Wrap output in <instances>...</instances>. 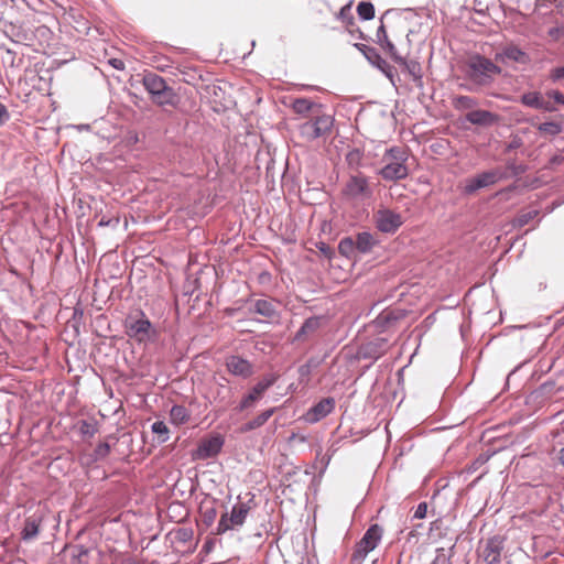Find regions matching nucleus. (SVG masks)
Listing matches in <instances>:
<instances>
[{
	"label": "nucleus",
	"instance_id": "f704fd0d",
	"mask_svg": "<svg viewBox=\"0 0 564 564\" xmlns=\"http://www.w3.org/2000/svg\"><path fill=\"white\" fill-rule=\"evenodd\" d=\"M541 134L557 135L563 131V124L557 121H545L536 126Z\"/></svg>",
	"mask_w": 564,
	"mask_h": 564
},
{
	"label": "nucleus",
	"instance_id": "052dcab7",
	"mask_svg": "<svg viewBox=\"0 0 564 564\" xmlns=\"http://www.w3.org/2000/svg\"><path fill=\"white\" fill-rule=\"evenodd\" d=\"M118 223H119L118 218H109V219L101 218L98 225L100 227H106V226L115 227L118 225Z\"/></svg>",
	"mask_w": 564,
	"mask_h": 564
},
{
	"label": "nucleus",
	"instance_id": "37998d69",
	"mask_svg": "<svg viewBox=\"0 0 564 564\" xmlns=\"http://www.w3.org/2000/svg\"><path fill=\"white\" fill-rule=\"evenodd\" d=\"M193 529L191 528H177L176 530L169 533L173 536V541L186 544L193 539Z\"/></svg>",
	"mask_w": 564,
	"mask_h": 564
},
{
	"label": "nucleus",
	"instance_id": "473e14b6",
	"mask_svg": "<svg viewBox=\"0 0 564 564\" xmlns=\"http://www.w3.org/2000/svg\"><path fill=\"white\" fill-rule=\"evenodd\" d=\"M314 107H317V105L307 98H296L292 102V109L301 116L307 115ZM321 107L322 105H318V108Z\"/></svg>",
	"mask_w": 564,
	"mask_h": 564
},
{
	"label": "nucleus",
	"instance_id": "6e6552de",
	"mask_svg": "<svg viewBox=\"0 0 564 564\" xmlns=\"http://www.w3.org/2000/svg\"><path fill=\"white\" fill-rule=\"evenodd\" d=\"M373 220L377 229L383 234H394L403 224L399 213L384 207L373 214Z\"/></svg>",
	"mask_w": 564,
	"mask_h": 564
},
{
	"label": "nucleus",
	"instance_id": "a18cd8bd",
	"mask_svg": "<svg viewBox=\"0 0 564 564\" xmlns=\"http://www.w3.org/2000/svg\"><path fill=\"white\" fill-rule=\"evenodd\" d=\"M200 517H202V522L206 527H210L217 518V510L215 507L204 508L202 510Z\"/></svg>",
	"mask_w": 564,
	"mask_h": 564
},
{
	"label": "nucleus",
	"instance_id": "338daca9",
	"mask_svg": "<svg viewBox=\"0 0 564 564\" xmlns=\"http://www.w3.org/2000/svg\"><path fill=\"white\" fill-rule=\"evenodd\" d=\"M270 278H271V274L267 271H263L259 275V281L263 283V282L270 280Z\"/></svg>",
	"mask_w": 564,
	"mask_h": 564
},
{
	"label": "nucleus",
	"instance_id": "f3484780",
	"mask_svg": "<svg viewBox=\"0 0 564 564\" xmlns=\"http://www.w3.org/2000/svg\"><path fill=\"white\" fill-rule=\"evenodd\" d=\"M226 368L227 370L236 376V377H240L242 379H247L249 377L252 376L253 373V366L252 364L240 357V356H236V355H231L229 357L226 358Z\"/></svg>",
	"mask_w": 564,
	"mask_h": 564
},
{
	"label": "nucleus",
	"instance_id": "864d4df0",
	"mask_svg": "<svg viewBox=\"0 0 564 564\" xmlns=\"http://www.w3.org/2000/svg\"><path fill=\"white\" fill-rule=\"evenodd\" d=\"M547 34H549V36H550L553 41H558V40L564 35V28H563V26H554V28H551V29L547 31Z\"/></svg>",
	"mask_w": 564,
	"mask_h": 564
},
{
	"label": "nucleus",
	"instance_id": "4c0bfd02",
	"mask_svg": "<svg viewBox=\"0 0 564 564\" xmlns=\"http://www.w3.org/2000/svg\"><path fill=\"white\" fill-rule=\"evenodd\" d=\"M317 366V362L311 358L305 364L301 365L297 369L300 383H307L311 379L312 370Z\"/></svg>",
	"mask_w": 564,
	"mask_h": 564
},
{
	"label": "nucleus",
	"instance_id": "8fccbe9b",
	"mask_svg": "<svg viewBox=\"0 0 564 564\" xmlns=\"http://www.w3.org/2000/svg\"><path fill=\"white\" fill-rule=\"evenodd\" d=\"M507 169L511 172L512 176H519L525 172V166L522 164H518L516 161H508Z\"/></svg>",
	"mask_w": 564,
	"mask_h": 564
},
{
	"label": "nucleus",
	"instance_id": "ddd939ff",
	"mask_svg": "<svg viewBox=\"0 0 564 564\" xmlns=\"http://www.w3.org/2000/svg\"><path fill=\"white\" fill-rule=\"evenodd\" d=\"M495 59L505 64L513 62L522 65H527L531 61L529 54L514 44L503 46L496 53Z\"/></svg>",
	"mask_w": 564,
	"mask_h": 564
},
{
	"label": "nucleus",
	"instance_id": "c85d7f7f",
	"mask_svg": "<svg viewBox=\"0 0 564 564\" xmlns=\"http://www.w3.org/2000/svg\"><path fill=\"white\" fill-rule=\"evenodd\" d=\"M313 126H315V130L317 131L316 134L324 137L328 134L334 126V117L330 115H316L312 119Z\"/></svg>",
	"mask_w": 564,
	"mask_h": 564
},
{
	"label": "nucleus",
	"instance_id": "58836bf2",
	"mask_svg": "<svg viewBox=\"0 0 564 564\" xmlns=\"http://www.w3.org/2000/svg\"><path fill=\"white\" fill-rule=\"evenodd\" d=\"M358 17L364 21L375 18V6L370 1H360L357 6Z\"/></svg>",
	"mask_w": 564,
	"mask_h": 564
},
{
	"label": "nucleus",
	"instance_id": "3c124183",
	"mask_svg": "<svg viewBox=\"0 0 564 564\" xmlns=\"http://www.w3.org/2000/svg\"><path fill=\"white\" fill-rule=\"evenodd\" d=\"M427 513V503L425 501L420 502L413 513V519H423Z\"/></svg>",
	"mask_w": 564,
	"mask_h": 564
},
{
	"label": "nucleus",
	"instance_id": "f257e3e1",
	"mask_svg": "<svg viewBox=\"0 0 564 564\" xmlns=\"http://www.w3.org/2000/svg\"><path fill=\"white\" fill-rule=\"evenodd\" d=\"M469 79L478 85L486 86L492 83L494 77L501 73V68L491 59L480 55H473L467 64Z\"/></svg>",
	"mask_w": 564,
	"mask_h": 564
},
{
	"label": "nucleus",
	"instance_id": "e433bc0d",
	"mask_svg": "<svg viewBox=\"0 0 564 564\" xmlns=\"http://www.w3.org/2000/svg\"><path fill=\"white\" fill-rule=\"evenodd\" d=\"M453 104L457 110H473L478 105V101L474 97L459 95L454 98Z\"/></svg>",
	"mask_w": 564,
	"mask_h": 564
},
{
	"label": "nucleus",
	"instance_id": "680f3d73",
	"mask_svg": "<svg viewBox=\"0 0 564 564\" xmlns=\"http://www.w3.org/2000/svg\"><path fill=\"white\" fill-rule=\"evenodd\" d=\"M109 64L118 69V70H123L124 69V62L122 59H119V58H111L109 59Z\"/></svg>",
	"mask_w": 564,
	"mask_h": 564
},
{
	"label": "nucleus",
	"instance_id": "e2e57ef3",
	"mask_svg": "<svg viewBox=\"0 0 564 564\" xmlns=\"http://www.w3.org/2000/svg\"><path fill=\"white\" fill-rule=\"evenodd\" d=\"M318 250L321 252H323L325 256H327L328 258H330V256L333 254V251L332 249L329 248V246H327L325 242H319V245L317 246Z\"/></svg>",
	"mask_w": 564,
	"mask_h": 564
},
{
	"label": "nucleus",
	"instance_id": "c03bdc74",
	"mask_svg": "<svg viewBox=\"0 0 564 564\" xmlns=\"http://www.w3.org/2000/svg\"><path fill=\"white\" fill-rule=\"evenodd\" d=\"M315 130V126H313L312 120L306 121L300 126V132L303 137H305L308 140H315L321 138V135H317Z\"/></svg>",
	"mask_w": 564,
	"mask_h": 564
},
{
	"label": "nucleus",
	"instance_id": "09e8293b",
	"mask_svg": "<svg viewBox=\"0 0 564 564\" xmlns=\"http://www.w3.org/2000/svg\"><path fill=\"white\" fill-rule=\"evenodd\" d=\"M431 564H452V554H447L444 547H437Z\"/></svg>",
	"mask_w": 564,
	"mask_h": 564
},
{
	"label": "nucleus",
	"instance_id": "2f4dec72",
	"mask_svg": "<svg viewBox=\"0 0 564 564\" xmlns=\"http://www.w3.org/2000/svg\"><path fill=\"white\" fill-rule=\"evenodd\" d=\"M72 553V564H89L88 556L91 552L90 547H87L83 544H76L70 546Z\"/></svg>",
	"mask_w": 564,
	"mask_h": 564
},
{
	"label": "nucleus",
	"instance_id": "c756f323",
	"mask_svg": "<svg viewBox=\"0 0 564 564\" xmlns=\"http://www.w3.org/2000/svg\"><path fill=\"white\" fill-rule=\"evenodd\" d=\"M274 411H275L274 408L262 411L256 417L246 422L240 429L241 432L247 433V432H250V431L261 427L273 415Z\"/></svg>",
	"mask_w": 564,
	"mask_h": 564
},
{
	"label": "nucleus",
	"instance_id": "f03ea898",
	"mask_svg": "<svg viewBox=\"0 0 564 564\" xmlns=\"http://www.w3.org/2000/svg\"><path fill=\"white\" fill-rule=\"evenodd\" d=\"M124 327L127 336L139 344L150 341L155 335L152 323L142 311L128 315Z\"/></svg>",
	"mask_w": 564,
	"mask_h": 564
},
{
	"label": "nucleus",
	"instance_id": "603ef678",
	"mask_svg": "<svg viewBox=\"0 0 564 564\" xmlns=\"http://www.w3.org/2000/svg\"><path fill=\"white\" fill-rule=\"evenodd\" d=\"M564 162V155L562 153H556L552 155L547 162V169H554L557 165H561Z\"/></svg>",
	"mask_w": 564,
	"mask_h": 564
},
{
	"label": "nucleus",
	"instance_id": "4468645a",
	"mask_svg": "<svg viewBox=\"0 0 564 564\" xmlns=\"http://www.w3.org/2000/svg\"><path fill=\"white\" fill-rule=\"evenodd\" d=\"M336 406V400L333 397L321 399L305 414L308 423H317L318 421L330 414Z\"/></svg>",
	"mask_w": 564,
	"mask_h": 564
},
{
	"label": "nucleus",
	"instance_id": "aec40b11",
	"mask_svg": "<svg viewBox=\"0 0 564 564\" xmlns=\"http://www.w3.org/2000/svg\"><path fill=\"white\" fill-rule=\"evenodd\" d=\"M4 33L17 44L29 45L33 41V33L21 24L10 23L6 26Z\"/></svg>",
	"mask_w": 564,
	"mask_h": 564
},
{
	"label": "nucleus",
	"instance_id": "5701e85b",
	"mask_svg": "<svg viewBox=\"0 0 564 564\" xmlns=\"http://www.w3.org/2000/svg\"><path fill=\"white\" fill-rule=\"evenodd\" d=\"M111 451V446L107 442H100L91 453L83 454L80 457L82 464L91 466L99 462L105 460Z\"/></svg>",
	"mask_w": 564,
	"mask_h": 564
},
{
	"label": "nucleus",
	"instance_id": "69168bd1",
	"mask_svg": "<svg viewBox=\"0 0 564 564\" xmlns=\"http://www.w3.org/2000/svg\"><path fill=\"white\" fill-rule=\"evenodd\" d=\"M231 394H228L226 390L219 389L217 392V397L220 399L221 402H224L227 398H229Z\"/></svg>",
	"mask_w": 564,
	"mask_h": 564
},
{
	"label": "nucleus",
	"instance_id": "7ed1b4c3",
	"mask_svg": "<svg viewBox=\"0 0 564 564\" xmlns=\"http://www.w3.org/2000/svg\"><path fill=\"white\" fill-rule=\"evenodd\" d=\"M250 507L247 502H238L231 507L230 512H224L212 532L215 535H221L228 531L239 530L246 522Z\"/></svg>",
	"mask_w": 564,
	"mask_h": 564
},
{
	"label": "nucleus",
	"instance_id": "4d7b16f0",
	"mask_svg": "<svg viewBox=\"0 0 564 564\" xmlns=\"http://www.w3.org/2000/svg\"><path fill=\"white\" fill-rule=\"evenodd\" d=\"M551 78L554 82L561 80L564 78V66H558L552 69L551 72Z\"/></svg>",
	"mask_w": 564,
	"mask_h": 564
},
{
	"label": "nucleus",
	"instance_id": "f8f14e48",
	"mask_svg": "<svg viewBox=\"0 0 564 564\" xmlns=\"http://www.w3.org/2000/svg\"><path fill=\"white\" fill-rule=\"evenodd\" d=\"M343 193L346 197L352 199L371 195L368 180L361 174L351 175L347 181Z\"/></svg>",
	"mask_w": 564,
	"mask_h": 564
},
{
	"label": "nucleus",
	"instance_id": "79ce46f5",
	"mask_svg": "<svg viewBox=\"0 0 564 564\" xmlns=\"http://www.w3.org/2000/svg\"><path fill=\"white\" fill-rule=\"evenodd\" d=\"M79 434L83 437H93L97 432V423L95 421L80 420L77 423Z\"/></svg>",
	"mask_w": 564,
	"mask_h": 564
},
{
	"label": "nucleus",
	"instance_id": "20e7f679",
	"mask_svg": "<svg viewBox=\"0 0 564 564\" xmlns=\"http://www.w3.org/2000/svg\"><path fill=\"white\" fill-rule=\"evenodd\" d=\"M507 178L500 170H489L476 174L474 177L467 178L463 187L464 195H473L481 188L495 185L498 181Z\"/></svg>",
	"mask_w": 564,
	"mask_h": 564
},
{
	"label": "nucleus",
	"instance_id": "0e129e2a",
	"mask_svg": "<svg viewBox=\"0 0 564 564\" xmlns=\"http://www.w3.org/2000/svg\"><path fill=\"white\" fill-rule=\"evenodd\" d=\"M221 379H223V381H220L218 383L219 389L226 390L228 392V394H231L232 393L231 388L227 387V384H226L228 382V380L226 378H221Z\"/></svg>",
	"mask_w": 564,
	"mask_h": 564
},
{
	"label": "nucleus",
	"instance_id": "49530a36",
	"mask_svg": "<svg viewBox=\"0 0 564 564\" xmlns=\"http://www.w3.org/2000/svg\"><path fill=\"white\" fill-rule=\"evenodd\" d=\"M370 552L368 550L364 549L359 544H356L355 550L350 557V563L351 564H362V562L365 561L366 556Z\"/></svg>",
	"mask_w": 564,
	"mask_h": 564
},
{
	"label": "nucleus",
	"instance_id": "0eeeda50",
	"mask_svg": "<svg viewBox=\"0 0 564 564\" xmlns=\"http://www.w3.org/2000/svg\"><path fill=\"white\" fill-rule=\"evenodd\" d=\"M389 347V338L383 336H376L359 345L357 349V357L359 359H369L376 361L388 351Z\"/></svg>",
	"mask_w": 564,
	"mask_h": 564
},
{
	"label": "nucleus",
	"instance_id": "2eb2a0df",
	"mask_svg": "<svg viewBox=\"0 0 564 564\" xmlns=\"http://www.w3.org/2000/svg\"><path fill=\"white\" fill-rule=\"evenodd\" d=\"M326 324V317L323 315L311 316L306 318L299 330L294 334L293 343L305 341L314 336Z\"/></svg>",
	"mask_w": 564,
	"mask_h": 564
},
{
	"label": "nucleus",
	"instance_id": "6e6d98bb",
	"mask_svg": "<svg viewBox=\"0 0 564 564\" xmlns=\"http://www.w3.org/2000/svg\"><path fill=\"white\" fill-rule=\"evenodd\" d=\"M546 96L556 104L564 105V95L560 90H550L546 93Z\"/></svg>",
	"mask_w": 564,
	"mask_h": 564
},
{
	"label": "nucleus",
	"instance_id": "cd10ccee",
	"mask_svg": "<svg viewBox=\"0 0 564 564\" xmlns=\"http://www.w3.org/2000/svg\"><path fill=\"white\" fill-rule=\"evenodd\" d=\"M377 39L379 45L389 53L393 61H401V55L398 53L394 44L389 40L386 28L381 24L377 30Z\"/></svg>",
	"mask_w": 564,
	"mask_h": 564
},
{
	"label": "nucleus",
	"instance_id": "bb28decb",
	"mask_svg": "<svg viewBox=\"0 0 564 564\" xmlns=\"http://www.w3.org/2000/svg\"><path fill=\"white\" fill-rule=\"evenodd\" d=\"M356 250L360 253H368L378 243V240L369 231H361L354 238Z\"/></svg>",
	"mask_w": 564,
	"mask_h": 564
},
{
	"label": "nucleus",
	"instance_id": "72a5a7b5",
	"mask_svg": "<svg viewBox=\"0 0 564 564\" xmlns=\"http://www.w3.org/2000/svg\"><path fill=\"white\" fill-rule=\"evenodd\" d=\"M408 160V152L400 147H392L388 149L383 155V161H391L405 164Z\"/></svg>",
	"mask_w": 564,
	"mask_h": 564
},
{
	"label": "nucleus",
	"instance_id": "1a4fd4ad",
	"mask_svg": "<svg viewBox=\"0 0 564 564\" xmlns=\"http://www.w3.org/2000/svg\"><path fill=\"white\" fill-rule=\"evenodd\" d=\"M406 317V311L399 307H389L383 310L371 323L378 333L388 332Z\"/></svg>",
	"mask_w": 564,
	"mask_h": 564
},
{
	"label": "nucleus",
	"instance_id": "774afa93",
	"mask_svg": "<svg viewBox=\"0 0 564 564\" xmlns=\"http://www.w3.org/2000/svg\"><path fill=\"white\" fill-rule=\"evenodd\" d=\"M556 459L564 466V447L556 453Z\"/></svg>",
	"mask_w": 564,
	"mask_h": 564
},
{
	"label": "nucleus",
	"instance_id": "393cba45",
	"mask_svg": "<svg viewBox=\"0 0 564 564\" xmlns=\"http://www.w3.org/2000/svg\"><path fill=\"white\" fill-rule=\"evenodd\" d=\"M400 66H402L403 72L408 73L412 80L415 83L416 87H423V75L421 64L416 59H405L401 56V61H394Z\"/></svg>",
	"mask_w": 564,
	"mask_h": 564
},
{
	"label": "nucleus",
	"instance_id": "a211bd4d",
	"mask_svg": "<svg viewBox=\"0 0 564 564\" xmlns=\"http://www.w3.org/2000/svg\"><path fill=\"white\" fill-rule=\"evenodd\" d=\"M384 162L386 164L379 171V175L384 181L395 182L408 177L409 169L405 164L391 161Z\"/></svg>",
	"mask_w": 564,
	"mask_h": 564
},
{
	"label": "nucleus",
	"instance_id": "7c9ffc66",
	"mask_svg": "<svg viewBox=\"0 0 564 564\" xmlns=\"http://www.w3.org/2000/svg\"><path fill=\"white\" fill-rule=\"evenodd\" d=\"M170 420L174 425L185 424L189 420V412L184 405L174 404L170 410Z\"/></svg>",
	"mask_w": 564,
	"mask_h": 564
},
{
	"label": "nucleus",
	"instance_id": "de8ad7c7",
	"mask_svg": "<svg viewBox=\"0 0 564 564\" xmlns=\"http://www.w3.org/2000/svg\"><path fill=\"white\" fill-rule=\"evenodd\" d=\"M539 215V210L532 209L524 213H521L517 219L516 223L519 227H523L528 225L531 220H533Z\"/></svg>",
	"mask_w": 564,
	"mask_h": 564
},
{
	"label": "nucleus",
	"instance_id": "bf43d9fd",
	"mask_svg": "<svg viewBox=\"0 0 564 564\" xmlns=\"http://www.w3.org/2000/svg\"><path fill=\"white\" fill-rule=\"evenodd\" d=\"M538 110H544V111H547V112H553L556 110V107L550 102V101H545L543 99V97L541 98V106H539V109Z\"/></svg>",
	"mask_w": 564,
	"mask_h": 564
},
{
	"label": "nucleus",
	"instance_id": "6ab92c4d",
	"mask_svg": "<svg viewBox=\"0 0 564 564\" xmlns=\"http://www.w3.org/2000/svg\"><path fill=\"white\" fill-rule=\"evenodd\" d=\"M498 120L499 116L497 113L485 109L470 110L465 116V121L479 127H491Z\"/></svg>",
	"mask_w": 564,
	"mask_h": 564
},
{
	"label": "nucleus",
	"instance_id": "a19ab883",
	"mask_svg": "<svg viewBox=\"0 0 564 564\" xmlns=\"http://www.w3.org/2000/svg\"><path fill=\"white\" fill-rule=\"evenodd\" d=\"M541 98H542V96L540 93L529 91V93H524L523 95H521L520 101L525 107L539 109V106H541Z\"/></svg>",
	"mask_w": 564,
	"mask_h": 564
},
{
	"label": "nucleus",
	"instance_id": "9b49d317",
	"mask_svg": "<svg viewBox=\"0 0 564 564\" xmlns=\"http://www.w3.org/2000/svg\"><path fill=\"white\" fill-rule=\"evenodd\" d=\"M225 440L221 434H214L208 438L202 440L193 456L195 459H209L216 457L224 446Z\"/></svg>",
	"mask_w": 564,
	"mask_h": 564
},
{
	"label": "nucleus",
	"instance_id": "9d476101",
	"mask_svg": "<svg viewBox=\"0 0 564 564\" xmlns=\"http://www.w3.org/2000/svg\"><path fill=\"white\" fill-rule=\"evenodd\" d=\"M506 538L502 535H494L488 538L480 547V556L486 564H499L501 554L505 549Z\"/></svg>",
	"mask_w": 564,
	"mask_h": 564
},
{
	"label": "nucleus",
	"instance_id": "b1692460",
	"mask_svg": "<svg viewBox=\"0 0 564 564\" xmlns=\"http://www.w3.org/2000/svg\"><path fill=\"white\" fill-rule=\"evenodd\" d=\"M42 523V517L33 513L24 520L23 528L21 530V539L24 542L34 540L39 532Z\"/></svg>",
	"mask_w": 564,
	"mask_h": 564
},
{
	"label": "nucleus",
	"instance_id": "a878e982",
	"mask_svg": "<svg viewBox=\"0 0 564 564\" xmlns=\"http://www.w3.org/2000/svg\"><path fill=\"white\" fill-rule=\"evenodd\" d=\"M151 100L153 104L160 107L170 106L176 108L181 101V98L173 87L167 86L165 89H163V91L155 95Z\"/></svg>",
	"mask_w": 564,
	"mask_h": 564
},
{
	"label": "nucleus",
	"instance_id": "5fc2aeb1",
	"mask_svg": "<svg viewBox=\"0 0 564 564\" xmlns=\"http://www.w3.org/2000/svg\"><path fill=\"white\" fill-rule=\"evenodd\" d=\"M217 542L218 540L216 538H207L202 546V552L206 554L210 553L215 549Z\"/></svg>",
	"mask_w": 564,
	"mask_h": 564
},
{
	"label": "nucleus",
	"instance_id": "4be33fe9",
	"mask_svg": "<svg viewBox=\"0 0 564 564\" xmlns=\"http://www.w3.org/2000/svg\"><path fill=\"white\" fill-rule=\"evenodd\" d=\"M382 533L383 529L381 525L377 523L371 524L357 544L371 552L377 547L378 543L381 541Z\"/></svg>",
	"mask_w": 564,
	"mask_h": 564
},
{
	"label": "nucleus",
	"instance_id": "412c9836",
	"mask_svg": "<svg viewBox=\"0 0 564 564\" xmlns=\"http://www.w3.org/2000/svg\"><path fill=\"white\" fill-rule=\"evenodd\" d=\"M142 84L151 99L169 86L162 76L153 72L143 75Z\"/></svg>",
	"mask_w": 564,
	"mask_h": 564
},
{
	"label": "nucleus",
	"instance_id": "dca6fc26",
	"mask_svg": "<svg viewBox=\"0 0 564 564\" xmlns=\"http://www.w3.org/2000/svg\"><path fill=\"white\" fill-rule=\"evenodd\" d=\"M247 303L248 310L252 314L261 315L268 319L279 317L276 303L271 299L249 300Z\"/></svg>",
	"mask_w": 564,
	"mask_h": 564
},
{
	"label": "nucleus",
	"instance_id": "c9c22d12",
	"mask_svg": "<svg viewBox=\"0 0 564 564\" xmlns=\"http://www.w3.org/2000/svg\"><path fill=\"white\" fill-rule=\"evenodd\" d=\"M151 431L153 434L156 435L158 442L160 444H163L169 441L170 438V431L165 422L163 421H155L151 425Z\"/></svg>",
	"mask_w": 564,
	"mask_h": 564
},
{
	"label": "nucleus",
	"instance_id": "39448f33",
	"mask_svg": "<svg viewBox=\"0 0 564 564\" xmlns=\"http://www.w3.org/2000/svg\"><path fill=\"white\" fill-rule=\"evenodd\" d=\"M278 377L273 373L265 375L261 380H259L251 390L241 399L240 403L237 406V411H246L248 409L254 408L258 401L262 399L264 393L269 388H271Z\"/></svg>",
	"mask_w": 564,
	"mask_h": 564
},
{
	"label": "nucleus",
	"instance_id": "423d86ee",
	"mask_svg": "<svg viewBox=\"0 0 564 564\" xmlns=\"http://www.w3.org/2000/svg\"><path fill=\"white\" fill-rule=\"evenodd\" d=\"M354 46L362 53L366 59L378 68L381 73L386 75L387 78L391 82L393 86H395L394 77L397 75V70L393 66H391L382 56L379 54L378 50L372 46H368L362 43H355Z\"/></svg>",
	"mask_w": 564,
	"mask_h": 564
},
{
	"label": "nucleus",
	"instance_id": "ea45409f",
	"mask_svg": "<svg viewBox=\"0 0 564 564\" xmlns=\"http://www.w3.org/2000/svg\"><path fill=\"white\" fill-rule=\"evenodd\" d=\"M338 251L341 256L350 258L356 250V243L352 237H345L338 243Z\"/></svg>",
	"mask_w": 564,
	"mask_h": 564
},
{
	"label": "nucleus",
	"instance_id": "13d9d810",
	"mask_svg": "<svg viewBox=\"0 0 564 564\" xmlns=\"http://www.w3.org/2000/svg\"><path fill=\"white\" fill-rule=\"evenodd\" d=\"M10 115L9 111L2 102H0V124H4L7 121H9Z\"/></svg>",
	"mask_w": 564,
	"mask_h": 564
}]
</instances>
